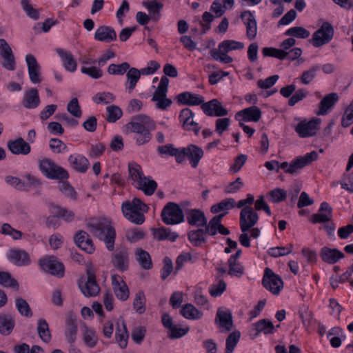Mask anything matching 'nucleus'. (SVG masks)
Here are the masks:
<instances>
[{"instance_id":"6e6552de","label":"nucleus","mask_w":353,"mask_h":353,"mask_svg":"<svg viewBox=\"0 0 353 353\" xmlns=\"http://www.w3.org/2000/svg\"><path fill=\"white\" fill-rule=\"evenodd\" d=\"M319 119H314L308 122L302 121L296 125L295 131L301 137H312L316 134L319 129Z\"/></svg>"},{"instance_id":"a18cd8bd","label":"nucleus","mask_w":353,"mask_h":353,"mask_svg":"<svg viewBox=\"0 0 353 353\" xmlns=\"http://www.w3.org/2000/svg\"><path fill=\"white\" fill-rule=\"evenodd\" d=\"M261 110L256 105L244 108V121L257 122L261 117Z\"/></svg>"},{"instance_id":"f257e3e1","label":"nucleus","mask_w":353,"mask_h":353,"mask_svg":"<svg viewBox=\"0 0 353 353\" xmlns=\"http://www.w3.org/2000/svg\"><path fill=\"white\" fill-rule=\"evenodd\" d=\"M87 228L94 237L103 241L108 250H114L116 232L108 219H91L87 223Z\"/></svg>"},{"instance_id":"412c9836","label":"nucleus","mask_w":353,"mask_h":353,"mask_svg":"<svg viewBox=\"0 0 353 353\" xmlns=\"http://www.w3.org/2000/svg\"><path fill=\"white\" fill-rule=\"evenodd\" d=\"M68 162L72 169L80 173H85L90 165L88 159L81 154H71Z\"/></svg>"},{"instance_id":"393cba45","label":"nucleus","mask_w":353,"mask_h":353,"mask_svg":"<svg viewBox=\"0 0 353 353\" xmlns=\"http://www.w3.org/2000/svg\"><path fill=\"white\" fill-rule=\"evenodd\" d=\"M40 104V98L37 88H30L23 96L22 105L27 109L37 108Z\"/></svg>"},{"instance_id":"774afa93","label":"nucleus","mask_w":353,"mask_h":353,"mask_svg":"<svg viewBox=\"0 0 353 353\" xmlns=\"http://www.w3.org/2000/svg\"><path fill=\"white\" fill-rule=\"evenodd\" d=\"M21 3L23 10L29 17L34 20H37L39 18V13L38 10L32 7L30 3L29 0H21Z\"/></svg>"},{"instance_id":"7c9ffc66","label":"nucleus","mask_w":353,"mask_h":353,"mask_svg":"<svg viewBox=\"0 0 353 353\" xmlns=\"http://www.w3.org/2000/svg\"><path fill=\"white\" fill-rule=\"evenodd\" d=\"M117 325L115 333L116 341L121 348H125L128 345L129 334L124 320H119Z\"/></svg>"},{"instance_id":"a211bd4d","label":"nucleus","mask_w":353,"mask_h":353,"mask_svg":"<svg viewBox=\"0 0 353 353\" xmlns=\"http://www.w3.org/2000/svg\"><path fill=\"white\" fill-rule=\"evenodd\" d=\"M319 211V213L314 214L311 217L313 223H324L332 220V208L327 202L321 204Z\"/></svg>"},{"instance_id":"4be33fe9","label":"nucleus","mask_w":353,"mask_h":353,"mask_svg":"<svg viewBox=\"0 0 353 353\" xmlns=\"http://www.w3.org/2000/svg\"><path fill=\"white\" fill-rule=\"evenodd\" d=\"M177 102L185 105H199L203 103L204 99L202 96L192 94L189 92H184L176 97Z\"/></svg>"},{"instance_id":"bb28decb","label":"nucleus","mask_w":353,"mask_h":353,"mask_svg":"<svg viewBox=\"0 0 353 353\" xmlns=\"http://www.w3.org/2000/svg\"><path fill=\"white\" fill-rule=\"evenodd\" d=\"M15 326V319L9 313L0 314V334L3 336L10 335Z\"/></svg>"},{"instance_id":"f704fd0d","label":"nucleus","mask_w":353,"mask_h":353,"mask_svg":"<svg viewBox=\"0 0 353 353\" xmlns=\"http://www.w3.org/2000/svg\"><path fill=\"white\" fill-rule=\"evenodd\" d=\"M134 187L142 190L145 195L150 196L155 192L157 188V183L155 181L144 176L141 180V182L134 184Z\"/></svg>"},{"instance_id":"69168bd1","label":"nucleus","mask_w":353,"mask_h":353,"mask_svg":"<svg viewBox=\"0 0 353 353\" xmlns=\"http://www.w3.org/2000/svg\"><path fill=\"white\" fill-rule=\"evenodd\" d=\"M353 123V101L346 108L341 120V125L343 128L350 126Z\"/></svg>"},{"instance_id":"c03bdc74","label":"nucleus","mask_w":353,"mask_h":353,"mask_svg":"<svg viewBox=\"0 0 353 353\" xmlns=\"http://www.w3.org/2000/svg\"><path fill=\"white\" fill-rule=\"evenodd\" d=\"M57 165L54 161L48 158H43L39 160V166L41 172L48 178L50 179L54 168H57Z\"/></svg>"},{"instance_id":"de8ad7c7","label":"nucleus","mask_w":353,"mask_h":353,"mask_svg":"<svg viewBox=\"0 0 353 353\" xmlns=\"http://www.w3.org/2000/svg\"><path fill=\"white\" fill-rule=\"evenodd\" d=\"M235 200L232 198L226 199L222 200L219 203L213 205L211 207V212L213 214H217L220 212L228 210L235 206Z\"/></svg>"},{"instance_id":"0e129e2a","label":"nucleus","mask_w":353,"mask_h":353,"mask_svg":"<svg viewBox=\"0 0 353 353\" xmlns=\"http://www.w3.org/2000/svg\"><path fill=\"white\" fill-rule=\"evenodd\" d=\"M145 236V233L143 230L138 229H132L126 231V239L133 243L143 239Z\"/></svg>"},{"instance_id":"2f4dec72","label":"nucleus","mask_w":353,"mask_h":353,"mask_svg":"<svg viewBox=\"0 0 353 353\" xmlns=\"http://www.w3.org/2000/svg\"><path fill=\"white\" fill-rule=\"evenodd\" d=\"M339 95L335 92L330 93L325 95L319 103V109L317 112L318 115H324L327 113V111L334 106L338 101Z\"/></svg>"},{"instance_id":"13d9d810","label":"nucleus","mask_w":353,"mask_h":353,"mask_svg":"<svg viewBox=\"0 0 353 353\" xmlns=\"http://www.w3.org/2000/svg\"><path fill=\"white\" fill-rule=\"evenodd\" d=\"M262 53L264 57H272L280 60H283L288 57V53L281 49L265 47L262 49Z\"/></svg>"},{"instance_id":"09e8293b","label":"nucleus","mask_w":353,"mask_h":353,"mask_svg":"<svg viewBox=\"0 0 353 353\" xmlns=\"http://www.w3.org/2000/svg\"><path fill=\"white\" fill-rule=\"evenodd\" d=\"M15 305L17 309V311L21 316L28 318L32 316V310L29 304L25 299L21 297L16 298Z\"/></svg>"},{"instance_id":"864d4df0","label":"nucleus","mask_w":353,"mask_h":353,"mask_svg":"<svg viewBox=\"0 0 353 353\" xmlns=\"http://www.w3.org/2000/svg\"><path fill=\"white\" fill-rule=\"evenodd\" d=\"M1 56L3 59L1 62L2 67L8 70H14L16 63L12 51L4 52L1 53Z\"/></svg>"},{"instance_id":"37998d69","label":"nucleus","mask_w":353,"mask_h":353,"mask_svg":"<svg viewBox=\"0 0 353 353\" xmlns=\"http://www.w3.org/2000/svg\"><path fill=\"white\" fill-rule=\"evenodd\" d=\"M37 332L43 342L48 343L50 341L52 336L48 324L45 319H40L38 320Z\"/></svg>"},{"instance_id":"4d7b16f0","label":"nucleus","mask_w":353,"mask_h":353,"mask_svg":"<svg viewBox=\"0 0 353 353\" xmlns=\"http://www.w3.org/2000/svg\"><path fill=\"white\" fill-rule=\"evenodd\" d=\"M0 284L7 288H12L15 290H19L17 280L12 279L10 273L6 272H0Z\"/></svg>"},{"instance_id":"7ed1b4c3","label":"nucleus","mask_w":353,"mask_h":353,"mask_svg":"<svg viewBox=\"0 0 353 353\" xmlns=\"http://www.w3.org/2000/svg\"><path fill=\"white\" fill-rule=\"evenodd\" d=\"M161 216L166 225H176L184 221L183 210L176 203L168 202L163 208Z\"/></svg>"},{"instance_id":"338daca9","label":"nucleus","mask_w":353,"mask_h":353,"mask_svg":"<svg viewBox=\"0 0 353 353\" xmlns=\"http://www.w3.org/2000/svg\"><path fill=\"white\" fill-rule=\"evenodd\" d=\"M210 53L214 60L223 63H230L232 61V58L230 56L228 55L226 52H221L219 49H212Z\"/></svg>"},{"instance_id":"8fccbe9b","label":"nucleus","mask_w":353,"mask_h":353,"mask_svg":"<svg viewBox=\"0 0 353 353\" xmlns=\"http://www.w3.org/2000/svg\"><path fill=\"white\" fill-rule=\"evenodd\" d=\"M127 82L129 84L128 90L129 92L134 89L136 87L137 83L139 80L141 76L139 71L136 68H130L127 70L126 73Z\"/></svg>"},{"instance_id":"c85d7f7f","label":"nucleus","mask_w":353,"mask_h":353,"mask_svg":"<svg viewBox=\"0 0 353 353\" xmlns=\"http://www.w3.org/2000/svg\"><path fill=\"white\" fill-rule=\"evenodd\" d=\"M8 257L9 260L19 266L27 265L30 263L28 253L23 250H11Z\"/></svg>"},{"instance_id":"49530a36","label":"nucleus","mask_w":353,"mask_h":353,"mask_svg":"<svg viewBox=\"0 0 353 353\" xmlns=\"http://www.w3.org/2000/svg\"><path fill=\"white\" fill-rule=\"evenodd\" d=\"M129 179L133 181L135 184L141 182V180L144 176L139 165L135 163H130L128 164Z\"/></svg>"},{"instance_id":"4c0bfd02","label":"nucleus","mask_w":353,"mask_h":353,"mask_svg":"<svg viewBox=\"0 0 353 353\" xmlns=\"http://www.w3.org/2000/svg\"><path fill=\"white\" fill-rule=\"evenodd\" d=\"M136 260L142 268L150 270L152 262L150 254L142 248H137L135 252Z\"/></svg>"},{"instance_id":"680f3d73","label":"nucleus","mask_w":353,"mask_h":353,"mask_svg":"<svg viewBox=\"0 0 353 353\" xmlns=\"http://www.w3.org/2000/svg\"><path fill=\"white\" fill-rule=\"evenodd\" d=\"M286 36H292L296 38L306 39L310 36V32L303 27L295 26L290 28L285 32Z\"/></svg>"},{"instance_id":"ddd939ff","label":"nucleus","mask_w":353,"mask_h":353,"mask_svg":"<svg viewBox=\"0 0 353 353\" xmlns=\"http://www.w3.org/2000/svg\"><path fill=\"white\" fill-rule=\"evenodd\" d=\"M26 61L28 66V72L30 80L33 83H39L41 82V67L36 58L31 54L26 56Z\"/></svg>"},{"instance_id":"423d86ee","label":"nucleus","mask_w":353,"mask_h":353,"mask_svg":"<svg viewBox=\"0 0 353 353\" xmlns=\"http://www.w3.org/2000/svg\"><path fill=\"white\" fill-rule=\"evenodd\" d=\"M262 284L266 290L276 295L279 294L283 288V282L281 277L269 268L265 269Z\"/></svg>"},{"instance_id":"e433bc0d","label":"nucleus","mask_w":353,"mask_h":353,"mask_svg":"<svg viewBox=\"0 0 353 353\" xmlns=\"http://www.w3.org/2000/svg\"><path fill=\"white\" fill-rule=\"evenodd\" d=\"M258 220L259 215L252 207H244V232L252 228Z\"/></svg>"},{"instance_id":"39448f33","label":"nucleus","mask_w":353,"mask_h":353,"mask_svg":"<svg viewBox=\"0 0 353 353\" xmlns=\"http://www.w3.org/2000/svg\"><path fill=\"white\" fill-rule=\"evenodd\" d=\"M333 36V27L330 23L324 22L321 27L314 32L312 38L310 41L314 47L319 48L329 43L332 39Z\"/></svg>"},{"instance_id":"9b49d317","label":"nucleus","mask_w":353,"mask_h":353,"mask_svg":"<svg viewBox=\"0 0 353 353\" xmlns=\"http://www.w3.org/2000/svg\"><path fill=\"white\" fill-rule=\"evenodd\" d=\"M128 127L130 128L131 132L140 134V137L137 138L138 145H143L148 143L152 139V134L150 133L151 129L144 125L132 120L128 123Z\"/></svg>"},{"instance_id":"72a5a7b5","label":"nucleus","mask_w":353,"mask_h":353,"mask_svg":"<svg viewBox=\"0 0 353 353\" xmlns=\"http://www.w3.org/2000/svg\"><path fill=\"white\" fill-rule=\"evenodd\" d=\"M57 52L61 58L66 70L72 72L77 70V63L70 52L61 48L57 49Z\"/></svg>"},{"instance_id":"58836bf2","label":"nucleus","mask_w":353,"mask_h":353,"mask_svg":"<svg viewBox=\"0 0 353 353\" xmlns=\"http://www.w3.org/2000/svg\"><path fill=\"white\" fill-rule=\"evenodd\" d=\"M188 237L194 246H201L206 242V236L203 228L190 230L188 233Z\"/></svg>"},{"instance_id":"603ef678","label":"nucleus","mask_w":353,"mask_h":353,"mask_svg":"<svg viewBox=\"0 0 353 353\" xmlns=\"http://www.w3.org/2000/svg\"><path fill=\"white\" fill-rule=\"evenodd\" d=\"M241 334L239 331H234L230 333L226 339V348L225 353H232L236 346Z\"/></svg>"},{"instance_id":"c9c22d12","label":"nucleus","mask_w":353,"mask_h":353,"mask_svg":"<svg viewBox=\"0 0 353 353\" xmlns=\"http://www.w3.org/2000/svg\"><path fill=\"white\" fill-rule=\"evenodd\" d=\"M186 149H189V150L187 151V157L190 159L192 166L194 168H196L201 159L203 156V150L192 144L186 147Z\"/></svg>"},{"instance_id":"79ce46f5","label":"nucleus","mask_w":353,"mask_h":353,"mask_svg":"<svg viewBox=\"0 0 353 353\" xmlns=\"http://www.w3.org/2000/svg\"><path fill=\"white\" fill-rule=\"evenodd\" d=\"M246 14H249V18L247 19L248 22L245 23L246 36L249 40L252 41L256 36V33H257L256 21L254 19L252 14L250 11H248V12L244 11V16Z\"/></svg>"},{"instance_id":"dca6fc26","label":"nucleus","mask_w":353,"mask_h":353,"mask_svg":"<svg viewBox=\"0 0 353 353\" xmlns=\"http://www.w3.org/2000/svg\"><path fill=\"white\" fill-rule=\"evenodd\" d=\"M215 323L219 327L224 328L226 332H229L233 327V321L232 312L230 310H223L219 308L216 312Z\"/></svg>"},{"instance_id":"b1692460","label":"nucleus","mask_w":353,"mask_h":353,"mask_svg":"<svg viewBox=\"0 0 353 353\" xmlns=\"http://www.w3.org/2000/svg\"><path fill=\"white\" fill-rule=\"evenodd\" d=\"M96 40L109 43L117 39V34L115 30L110 26H99L94 34Z\"/></svg>"},{"instance_id":"bf43d9fd","label":"nucleus","mask_w":353,"mask_h":353,"mask_svg":"<svg viewBox=\"0 0 353 353\" xmlns=\"http://www.w3.org/2000/svg\"><path fill=\"white\" fill-rule=\"evenodd\" d=\"M243 48V43L233 40H225L219 45L218 49L221 52L228 53L234 50L241 49Z\"/></svg>"},{"instance_id":"20e7f679","label":"nucleus","mask_w":353,"mask_h":353,"mask_svg":"<svg viewBox=\"0 0 353 353\" xmlns=\"http://www.w3.org/2000/svg\"><path fill=\"white\" fill-rule=\"evenodd\" d=\"M317 158V152L316 151H312L306 154L303 157L297 158L290 164L288 162L281 163L280 165H277L278 168L276 171L279 172V168H281L283 169L286 173L293 174L296 173L299 170L303 168L305 166L310 164L312 161L316 160Z\"/></svg>"},{"instance_id":"f3484780","label":"nucleus","mask_w":353,"mask_h":353,"mask_svg":"<svg viewBox=\"0 0 353 353\" xmlns=\"http://www.w3.org/2000/svg\"><path fill=\"white\" fill-rule=\"evenodd\" d=\"M320 256L324 262L328 264H334L340 259H343L345 254L336 248L323 247L321 250Z\"/></svg>"},{"instance_id":"5701e85b","label":"nucleus","mask_w":353,"mask_h":353,"mask_svg":"<svg viewBox=\"0 0 353 353\" xmlns=\"http://www.w3.org/2000/svg\"><path fill=\"white\" fill-rule=\"evenodd\" d=\"M114 267L121 271H125L128 268V250L123 248L118 250L114 254V257L111 261Z\"/></svg>"},{"instance_id":"f03ea898","label":"nucleus","mask_w":353,"mask_h":353,"mask_svg":"<svg viewBox=\"0 0 353 353\" xmlns=\"http://www.w3.org/2000/svg\"><path fill=\"white\" fill-rule=\"evenodd\" d=\"M86 276V281L83 278L79 281V288L85 296H95L99 293L100 288L97 283L96 271L92 265L87 266Z\"/></svg>"},{"instance_id":"5fc2aeb1","label":"nucleus","mask_w":353,"mask_h":353,"mask_svg":"<svg viewBox=\"0 0 353 353\" xmlns=\"http://www.w3.org/2000/svg\"><path fill=\"white\" fill-rule=\"evenodd\" d=\"M133 308L139 314L145 311V297L143 291H139L133 301Z\"/></svg>"},{"instance_id":"aec40b11","label":"nucleus","mask_w":353,"mask_h":353,"mask_svg":"<svg viewBox=\"0 0 353 353\" xmlns=\"http://www.w3.org/2000/svg\"><path fill=\"white\" fill-rule=\"evenodd\" d=\"M65 337L68 343H74L77 334V323L76 316L72 312H69L66 319Z\"/></svg>"},{"instance_id":"6ab92c4d","label":"nucleus","mask_w":353,"mask_h":353,"mask_svg":"<svg viewBox=\"0 0 353 353\" xmlns=\"http://www.w3.org/2000/svg\"><path fill=\"white\" fill-rule=\"evenodd\" d=\"M7 146L8 150L14 154L26 155L31 151V147L29 143L21 137L14 141H9Z\"/></svg>"},{"instance_id":"3c124183","label":"nucleus","mask_w":353,"mask_h":353,"mask_svg":"<svg viewBox=\"0 0 353 353\" xmlns=\"http://www.w3.org/2000/svg\"><path fill=\"white\" fill-rule=\"evenodd\" d=\"M84 331L83 333V339L85 344L89 347H94L97 343V337L95 335V332L88 327L83 323Z\"/></svg>"},{"instance_id":"cd10ccee","label":"nucleus","mask_w":353,"mask_h":353,"mask_svg":"<svg viewBox=\"0 0 353 353\" xmlns=\"http://www.w3.org/2000/svg\"><path fill=\"white\" fill-rule=\"evenodd\" d=\"M151 230L153 237L157 241L168 240L174 242L179 237V234L176 232H172L168 228H152Z\"/></svg>"},{"instance_id":"473e14b6","label":"nucleus","mask_w":353,"mask_h":353,"mask_svg":"<svg viewBox=\"0 0 353 353\" xmlns=\"http://www.w3.org/2000/svg\"><path fill=\"white\" fill-rule=\"evenodd\" d=\"M142 5L146 8L151 16L152 20L157 21L161 18V10L163 7V4L157 0H150L143 1Z\"/></svg>"},{"instance_id":"0eeeda50","label":"nucleus","mask_w":353,"mask_h":353,"mask_svg":"<svg viewBox=\"0 0 353 353\" xmlns=\"http://www.w3.org/2000/svg\"><path fill=\"white\" fill-rule=\"evenodd\" d=\"M41 268L57 277H62L64 274V266L63 263L56 260L52 256L46 257L39 261Z\"/></svg>"},{"instance_id":"2eb2a0df","label":"nucleus","mask_w":353,"mask_h":353,"mask_svg":"<svg viewBox=\"0 0 353 353\" xmlns=\"http://www.w3.org/2000/svg\"><path fill=\"white\" fill-rule=\"evenodd\" d=\"M118 278H120V276L117 274L112 275L111 280L113 291L118 299L124 301L129 297V289L126 283L123 280H118Z\"/></svg>"},{"instance_id":"ea45409f","label":"nucleus","mask_w":353,"mask_h":353,"mask_svg":"<svg viewBox=\"0 0 353 353\" xmlns=\"http://www.w3.org/2000/svg\"><path fill=\"white\" fill-rule=\"evenodd\" d=\"M51 212L52 214H57L59 219L61 218L67 222H70L74 219V213L66 208H61L59 205L54 203L49 205Z\"/></svg>"},{"instance_id":"c756f323","label":"nucleus","mask_w":353,"mask_h":353,"mask_svg":"<svg viewBox=\"0 0 353 353\" xmlns=\"http://www.w3.org/2000/svg\"><path fill=\"white\" fill-rule=\"evenodd\" d=\"M242 253L241 250H238L234 254H232L228 260V274L231 276L240 277L243 274V265L238 261Z\"/></svg>"},{"instance_id":"a878e982","label":"nucleus","mask_w":353,"mask_h":353,"mask_svg":"<svg viewBox=\"0 0 353 353\" xmlns=\"http://www.w3.org/2000/svg\"><path fill=\"white\" fill-rule=\"evenodd\" d=\"M186 219L190 225L203 227L206 225V217L203 211L199 209H192L186 212Z\"/></svg>"},{"instance_id":"a19ab883","label":"nucleus","mask_w":353,"mask_h":353,"mask_svg":"<svg viewBox=\"0 0 353 353\" xmlns=\"http://www.w3.org/2000/svg\"><path fill=\"white\" fill-rule=\"evenodd\" d=\"M181 314L188 319L192 320L199 319L203 316V312L190 303H186L182 307Z\"/></svg>"},{"instance_id":"f8f14e48","label":"nucleus","mask_w":353,"mask_h":353,"mask_svg":"<svg viewBox=\"0 0 353 353\" xmlns=\"http://www.w3.org/2000/svg\"><path fill=\"white\" fill-rule=\"evenodd\" d=\"M275 332V327L268 319H263L253 324V329L249 334L252 339L259 336L261 333L265 335L272 334Z\"/></svg>"},{"instance_id":"052dcab7","label":"nucleus","mask_w":353,"mask_h":353,"mask_svg":"<svg viewBox=\"0 0 353 353\" xmlns=\"http://www.w3.org/2000/svg\"><path fill=\"white\" fill-rule=\"evenodd\" d=\"M59 191L65 196L73 200L77 198V194L74 188L67 181H61L59 184Z\"/></svg>"},{"instance_id":"9d476101","label":"nucleus","mask_w":353,"mask_h":353,"mask_svg":"<svg viewBox=\"0 0 353 353\" xmlns=\"http://www.w3.org/2000/svg\"><path fill=\"white\" fill-rule=\"evenodd\" d=\"M194 113L190 108H184L181 110L179 120L185 130H192L197 135L200 131L198 123L194 121Z\"/></svg>"},{"instance_id":"1a4fd4ad","label":"nucleus","mask_w":353,"mask_h":353,"mask_svg":"<svg viewBox=\"0 0 353 353\" xmlns=\"http://www.w3.org/2000/svg\"><path fill=\"white\" fill-rule=\"evenodd\" d=\"M201 107L203 112L210 117H223L228 113V110L223 107L221 102L216 99L205 103L203 101Z\"/></svg>"},{"instance_id":"4468645a","label":"nucleus","mask_w":353,"mask_h":353,"mask_svg":"<svg viewBox=\"0 0 353 353\" xmlns=\"http://www.w3.org/2000/svg\"><path fill=\"white\" fill-rule=\"evenodd\" d=\"M74 241L76 245L88 254L94 252L95 248L90 236L83 230L78 231L74 236Z\"/></svg>"},{"instance_id":"e2e57ef3","label":"nucleus","mask_w":353,"mask_h":353,"mask_svg":"<svg viewBox=\"0 0 353 353\" xmlns=\"http://www.w3.org/2000/svg\"><path fill=\"white\" fill-rule=\"evenodd\" d=\"M130 68V64L123 62L121 64L112 63L108 68V72L112 75H123Z\"/></svg>"},{"instance_id":"6e6d98bb","label":"nucleus","mask_w":353,"mask_h":353,"mask_svg":"<svg viewBox=\"0 0 353 353\" xmlns=\"http://www.w3.org/2000/svg\"><path fill=\"white\" fill-rule=\"evenodd\" d=\"M107 121L109 123H114L119 120L123 114L121 109L117 105H110L106 108Z\"/></svg>"}]
</instances>
